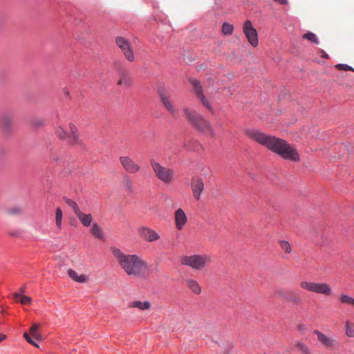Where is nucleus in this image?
Here are the masks:
<instances>
[{"instance_id":"1","label":"nucleus","mask_w":354,"mask_h":354,"mask_svg":"<svg viewBox=\"0 0 354 354\" xmlns=\"http://www.w3.org/2000/svg\"><path fill=\"white\" fill-rule=\"evenodd\" d=\"M245 134L252 140L279 155L286 160L295 162L299 160V154L297 149L283 139L266 134L256 129H247L245 131Z\"/></svg>"},{"instance_id":"2","label":"nucleus","mask_w":354,"mask_h":354,"mask_svg":"<svg viewBox=\"0 0 354 354\" xmlns=\"http://www.w3.org/2000/svg\"><path fill=\"white\" fill-rule=\"evenodd\" d=\"M111 251L118 266L127 275L138 279L147 276L148 264L140 256L125 254L117 248H113Z\"/></svg>"},{"instance_id":"3","label":"nucleus","mask_w":354,"mask_h":354,"mask_svg":"<svg viewBox=\"0 0 354 354\" xmlns=\"http://www.w3.org/2000/svg\"><path fill=\"white\" fill-rule=\"evenodd\" d=\"M183 113L189 124L196 130L211 138L216 136L211 122L206 120L203 115L187 108L183 109Z\"/></svg>"},{"instance_id":"4","label":"nucleus","mask_w":354,"mask_h":354,"mask_svg":"<svg viewBox=\"0 0 354 354\" xmlns=\"http://www.w3.org/2000/svg\"><path fill=\"white\" fill-rule=\"evenodd\" d=\"M183 113L189 124L196 130L211 138L216 136L211 122L206 120L203 115L187 108L183 109Z\"/></svg>"},{"instance_id":"5","label":"nucleus","mask_w":354,"mask_h":354,"mask_svg":"<svg viewBox=\"0 0 354 354\" xmlns=\"http://www.w3.org/2000/svg\"><path fill=\"white\" fill-rule=\"evenodd\" d=\"M150 165L156 177L165 184H171L174 180L175 172L173 169L164 167L154 159L150 160Z\"/></svg>"},{"instance_id":"6","label":"nucleus","mask_w":354,"mask_h":354,"mask_svg":"<svg viewBox=\"0 0 354 354\" xmlns=\"http://www.w3.org/2000/svg\"><path fill=\"white\" fill-rule=\"evenodd\" d=\"M209 262L210 257L207 254L185 255L180 258L182 265L189 266L195 270L204 269Z\"/></svg>"},{"instance_id":"7","label":"nucleus","mask_w":354,"mask_h":354,"mask_svg":"<svg viewBox=\"0 0 354 354\" xmlns=\"http://www.w3.org/2000/svg\"><path fill=\"white\" fill-rule=\"evenodd\" d=\"M299 286L301 288L309 292L320 294L325 297H331L333 294L331 286L324 282H311L308 281H302Z\"/></svg>"},{"instance_id":"8","label":"nucleus","mask_w":354,"mask_h":354,"mask_svg":"<svg viewBox=\"0 0 354 354\" xmlns=\"http://www.w3.org/2000/svg\"><path fill=\"white\" fill-rule=\"evenodd\" d=\"M115 44L128 62H133L135 61L133 47L127 38L117 37L115 38Z\"/></svg>"},{"instance_id":"9","label":"nucleus","mask_w":354,"mask_h":354,"mask_svg":"<svg viewBox=\"0 0 354 354\" xmlns=\"http://www.w3.org/2000/svg\"><path fill=\"white\" fill-rule=\"evenodd\" d=\"M119 161L123 169L128 174H135L141 170V166L129 156H121Z\"/></svg>"},{"instance_id":"10","label":"nucleus","mask_w":354,"mask_h":354,"mask_svg":"<svg viewBox=\"0 0 354 354\" xmlns=\"http://www.w3.org/2000/svg\"><path fill=\"white\" fill-rule=\"evenodd\" d=\"M243 31L248 42L253 47H257L259 44L257 31L253 27L252 22L250 20L245 21L243 24Z\"/></svg>"},{"instance_id":"11","label":"nucleus","mask_w":354,"mask_h":354,"mask_svg":"<svg viewBox=\"0 0 354 354\" xmlns=\"http://www.w3.org/2000/svg\"><path fill=\"white\" fill-rule=\"evenodd\" d=\"M314 333L317 335L318 342L326 349L334 348L337 345L336 339L326 335L322 332L315 330Z\"/></svg>"},{"instance_id":"12","label":"nucleus","mask_w":354,"mask_h":354,"mask_svg":"<svg viewBox=\"0 0 354 354\" xmlns=\"http://www.w3.org/2000/svg\"><path fill=\"white\" fill-rule=\"evenodd\" d=\"M139 236L144 240L153 242L160 239V235L153 229L142 226L138 229Z\"/></svg>"},{"instance_id":"13","label":"nucleus","mask_w":354,"mask_h":354,"mask_svg":"<svg viewBox=\"0 0 354 354\" xmlns=\"http://www.w3.org/2000/svg\"><path fill=\"white\" fill-rule=\"evenodd\" d=\"M14 124V115L12 113H3L0 115V127L6 133H9Z\"/></svg>"},{"instance_id":"14","label":"nucleus","mask_w":354,"mask_h":354,"mask_svg":"<svg viewBox=\"0 0 354 354\" xmlns=\"http://www.w3.org/2000/svg\"><path fill=\"white\" fill-rule=\"evenodd\" d=\"M188 221L187 216L182 208H178L174 212V223L178 230H182Z\"/></svg>"},{"instance_id":"15","label":"nucleus","mask_w":354,"mask_h":354,"mask_svg":"<svg viewBox=\"0 0 354 354\" xmlns=\"http://www.w3.org/2000/svg\"><path fill=\"white\" fill-rule=\"evenodd\" d=\"M118 71L119 73L118 85L124 86L126 88L129 87L132 84V78L128 70L119 67L118 68Z\"/></svg>"},{"instance_id":"16","label":"nucleus","mask_w":354,"mask_h":354,"mask_svg":"<svg viewBox=\"0 0 354 354\" xmlns=\"http://www.w3.org/2000/svg\"><path fill=\"white\" fill-rule=\"evenodd\" d=\"M192 190L194 198L198 201L201 198V193L204 189V183L201 178H194L191 184Z\"/></svg>"},{"instance_id":"17","label":"nucleus","mask_w":354,"mask_h":354,"mask_svg":"<svg viewBox=\"0 0 354 354\" xmlns=\"http://www.w3.org/2000/svg\"><path fill=\"white\" fill-rule=\"evenodd\" d=\"M160 100L164 107L169 111L172 115H174L177 110L175 109L172 102L170 100L169 95L165 93H160Z\"/></svg>"},{"instance_id":"18","label":"nucleus","mask_w":354,"mask_h":354,"mask_svg":"<svg viewBox=\"0 0 354 354\" xmlns=\"http://www.w3.org/2000/svg\"><path fill=\"white\" fill-rule=\"evenodd\" d=\"M67 273L69 277L75 281H77L80 283H87L89 280V278L86 274H78L75 270L72 269H69L67 271Z\"/></svg>"},{"instance_id":"19","label":"nucleus","mask_w":354,"mask_h":354,"mask_svg":"<svg viewBox=\"0 0 354 354\" xmlns=\"http://www.w3.org/2000/svg\"><path fill=\"white\" fill-rule=\"evenodd\" d=\"M75 215L82 225L84 227H88L91 225L93 221V216L91 214H85L80 210Z\"/></svg>"},{"instance_id":"20","label":"nucleus","mask_w":354,"mask_h":354,"mask_svg":"<svg viewBox=\"0 0 354 354\" xmlns=\"http://www.w3.org/2000/svg\"><path fill=\"white\" fill-rule=\"evenodd\" d=\"M190 83L192 86V88H193V91L195 93L196 97H198V99L203 95L204 93H203V88H202V86L201 84V82L197 80H195V79H191L190 80Z\"/></svg>"},{"instance_id":"21","label":"nucleus","mask_w":354,"mask_h":354,"mask_svg":"<svg viewBox=\"0 0 354 354\" xmlns=\"http://www.w3.org/2000/svg\"><path fill=\"white\" fill-rule=\"evenodd\" d=\"M187 287L195 294L198 295L201 292V288L198 283L192 279H189L185 281Z\"/></svg>"},{"instance_id":"22","label":"nucleus","mask_w":354,"mask_h":354,"mask_svg":"<svg viewBox=\"0 0 354 354\" xmlns=\"http://www.w3.org/2000/svg\"><path fill=\"white\" fill-rule=\"evenodd\" d=\"M91 232L95 237L99 239L100 240H104V236L102 230L97 223H95L93 224L91 228Z\"/></svg>"},{"instance_id":"23","label":"nucleus","mask_w":354,"mask_h":354,"mask_svg":"<svg viewBox=\"0 0 354 354\" xmlns=\"http://www.w3.org/2000/svg\"><path fill=\"white\" fill-rule=\"evenodd\" d=\"M13 297L17 301L20 302L22 305H30L32 302V299L30 297L17 292L14 293Z\"/></svg>"},{"instance_id":"24","label":"nucleus","mask_w":354,"mask_h":354,"mask_svg":"<svg viewBox=\"0 0 354 354\" xmlns=\"http://www.w3.org/2000/svg\"><path fill=\"white\" fill-rule=\"evenodd\" d=\"M131 306L133 308H139L141 310H149L151 308L150 302L146 301H134L131 303Z\"/></svg>"},{"instance_id":"25","label":"nucleus","mask_w":354,"mask_h":354,"mask_svg":"<svg viewBox=\"0 0 354 354\" xmlns=\"http://www.w3.org/2000/svg\"><path fill=\"white\" fill-rule=\"evenodd\" d=\"M287 301H290L294 305H299L302 303L300 296L294 290H289V297Z\"/></svg>"},{"instance_id":"26","label":"nucleus","mask_w":354,"mask_h":354,"mask_svg":"<svg viewBox=\"0 0 354 354\" xmlns=\"http://www.w3.org/2000/svg\"><path fill=\"white\" fill-rule=\"evenodd\" d=\"M39 328V324H34L30 328L29 333L35 339H36L37 340H41L42 339V336H41V335L38 331Z\"/></svg>"},{"instance_id":"27","label":"nucleus","mask_w":354,"mask_h":354,"mask_svg":"<svg viewBox=\"0 0 354 354\" xmlns=\"http://www.w3.org/2000/svg\"><path fill=\"white\" fill-rule=\"evenodd\" d=\"M23 210L21 206H12L6 209V214L9 216H18L22 214Z\"/></svg>"},{"instance_id":"28","label":"nucleus","mask_w":354,"mask_h":354,"mask_svg":"<svg viewBox=\"0 0 354 354\" xmlns=\"http://www.w3.org/2000/svg\"><path fill=\"white\" fill-rule=\"evenodd\" d=\"M295 348L301 351L303 354H312L310 348L304 343L297 341L295 344Z\"/></svg>"},{"instance_id":"29","label":"nucleus","mask_w":354,"mask_h":354,"mask_svg":"<svg viewBox=\"0 0 354 354\" xmlns=\"http://www.w3.org/2000/svg\"><path fill=\"white\" fill-rule=\"evenodd\" d=\"M345 333L348 337H354V323L349 321L346 322Z\"/></svg>"},{"instance_id":"30","label":"nucleus","mask_w":354,"mask_h":354,"mask_svg":"<svg viewBox=\"0 0 354 354\" xmlns=\"http://www.w3.org/2000/svg\"><path fill=\"white\" fill-rule=\"evenodd\" d=\"M198 100H200L203 106L205 107L211 113H214V110L212 106V103L205 95L199 97Z\"/></svg>"},{"instance_id":"31","label":"nucleus","mask_w":354,"mask_h":354,"mask_svg":"<svg viewBox=\"0 0 354 354\" xmlns=\"http://www.w3.org/2000/svg\"><path fill=\"white\" fill-rule=\"evenodd\" d=\"M339 299L342 304H351L354 306V298L348 295L341 294L339 297Z\"/></svg>"},{"instance_id":"32","label":"nucleus","mask_w":354,"mask_h":354,"mask_svg":"<svg viewBox=\"0 0 354 354\" xmlns=\"http://www.w3.org/2000/svg\"><path fill=\"white\" fill-rule=\"evenodd\" d=\"M303 38L306 39L315 44H319V39L317 37V35L311 32H308L303 35Z\"/></svg>"},{"instance_id":"33","label":"nucleus","mask_w":354,"mask_h":354,"mask_svg":"<svg viewBox=\"0 0 354 354\" xmlns=\"http://www.w3.org/2000/svg\"><path fill=\"white\" fill-rule=\"evenodd\" d=\"M276 295L281 299L286 301H288L289 297V291H286L281 288H279L276 290Z\"/></svg>"},{"instance_id":"34","label":"nucleus","mask_w":354,"mask_h":354,"mask_svg":"<svg viewBox=\"0 0 354 354\" xmlns=\"http://www.w3.org/2000/svg\"><path fill=\"white\" fill-rule=\"evenodd\" d=\"M234 27L229 23H224L222 26V32L225 35H230L232 34Z\"/></svg>"},{"instance_id":"35","label":"nucleus","mask_w":354,"mask_h":354,"mask_svg":"<svg viewBox=\"0 0 354 354\" xmlns=\"http://www.w3.org/2000/svg\"><path fill=\"white\" fill-rule=\"evenodd\" d=\"M62 220V212L59 207H57L55 211V223L58 228H61Z\"/></svg>"},{"instance_id":"36","label":"nucleus","mask_w":354,"mask_h":354,"mask_svg":"<svg viewBox=\"0 0 354 354\" xmlns=\"http://www.w3.org/2000/svg\"><path fill=\"white\" fill-rule=\"evenodd\" d=\"M65 202L67 205H68L73 209L75 214H76L77 213V212H79L80 210L77 204L73 200L69 199V198H65Z\"/></svg>"},{"instance_id":"37","label":"nucleus","mask_w":354,"mask_h":354,"mask_svg":"<svg viewBox=\"0 0 354 354\" xmlns=\"http://www.w3.org/2000/svg\"><path fill=\"white\" fill-rule=\"evenodd\" d=\"M279 245L281 248L287 254H289L291 252L292 248L290 243L288 241H281L279 242Z\"/></svg>"},{"instance_id":"38","label":"nucleus","mask_w":354,"mask_h":354,"mask_svg":"<svg viewBox=\"0 0 354 354\" xmlns=\"http://www.w3.org/2000/svg\"><path fill=\"white\" fill-rule=\"evenodd\" d=\"M70 142L72 145H74V146H82V142L79 138L78 134L71 136Z\"/></svg>"},{"instance_id":"39","label":"nucleus","mask_w":354,"mask_h":354,"mask_svg":"<svg viewBox=\"0 0 354 354\" xmlns=\"http://www.w3.org/2000/svg\"><path fill=\"white\" fill-rule=\"evenodd\" d=\"M55 133L56 135L61 139H64L66 137V133L62 127H57Z\"/></svg>"},{"instance_id":"40","label":"nucleus","mask_w":354,"mask_h":354,"mask_svg":"<svg viewBox=\"0 0 354 354\" xmlns=\"http://www.w3.org/2000/svg\"><path fill=\"white\" fill-rule=\"evenodd\" d=\"M24 338L26 339V340L31 345L35 346V347H39V345L30 337L29 334L27 333L26 332H25L24 333Z\"/></svg>"},{"instance_id":"41","label":"nucleus","mask_w":354,"mask_h":354,"mask_svg":"<svg viewBox=\"0 0 354 354\" xmlns=\"http://www.w3.org/2000/svg\"><path fill=\"white\" fill-rule=\"evenodd\" d=\"M336 68L339 70H343V71H354V69L351 66H350L347 64H339L336 66Z\"/></svg>"},{"instance_id":"42","label":"nucleus","mask_w":354,"mask_h":354,"mask_svg":"<svg viewBox=\"0 0 354 354\" xmlns=\"http://www.w3.org/2000/svg\"><path fill=\"white\" fill-rule=\"evenodd\" d=\"M125 187L130 192H132L133 191V187L132 183L129 180H127L125 182Z\"/></svg>"},{"instance_id":"43","label":"nucleus","mask_w":354,"mask_h":354,"mask_svg":"<svg viewBox=\"0 0 354 354\" xmlns=\"http://www.w3.org/2000/svg\"><path fill=\"white\" fill-rule=\"evenodd\" d=\"M69 129H70V132L71 134V136L78 134L77 128L73 124H69Z\"/></svg>"},{"instance_id":"44","label":"nucleus","mask_w":354,"mask_h":354,"mask_svg":"<svg viewBox=\"0 0 354 354\" xmlns=\"http://www.w3.org/2000/svg\"><path fill=\"white\" fill-rule=\"evenodd\" d=\"M274 1L281 5H286L288 3V0H274Z\"/></svg>"},{"instance_id":"45","label":"nucleus","mask_w":354,"mask_h":354,"mask_svg":"<svg viewBox=\"0 0 354 354\" xmlns=\"http://www.w3.org/2000/svg\"><path fill=\"white\" fill-rule=\"evenodd\" d=\"M6 338V335L3 334H0V342L4 340Z\"/></svg>"},{"instance_id":"46","label":"nucleus","mask_w":354,"mask_h":354,"mask_svg":"<svg viewBox=\"0 0 354 354\" xmlns=\"http://www.w3.org/2000/svg\"><path fill=\"white\" fill-rule=\"evenodd\" d=\"M26 291V288L25 287H21L20 288V293L19 294H21L23 295V293Z\"/></svg>"},{"instance_id":"47","label":"nucleus","mask_w":354,"mask_h":354,"mask_svg":"<svg viewBox=\"0 0 354 354\" xmlns=\"http://www.w3.org/2000/svg\"><path fill=\"white\" fill-rule=\"evenodd\" d=\"M304 328V326L303 324L298 325L299 330H303Z\"/></svg>"},{"instance_id":"48","label":"nucleus","mask_w":354,"mask_h":354,"mask_svg":"<svg viewBox=\"0 0 354 354\" xmlns=\"http://www.w3.org/2000/svg\"><path fill=\"white\" fill-rule=\"evenodd\" d=\"M43 124H44V121H42V120H39V121L38 122V124H39V125H42Z\"/></svg>"},{"instance_id":"49","label":"nucleus","mask_w":354,"mask_h":354,"mask_svg":"<svg viewBox=\"0 0 354 354\" xmlns=\"http://www.w3.org/2000/svg\"><path fill=\"white\" fill-rule=\"evenodd\" d=\"M10 234L11 236H17V234L15 232H10Z\"/></svg>"}]
</instances>
